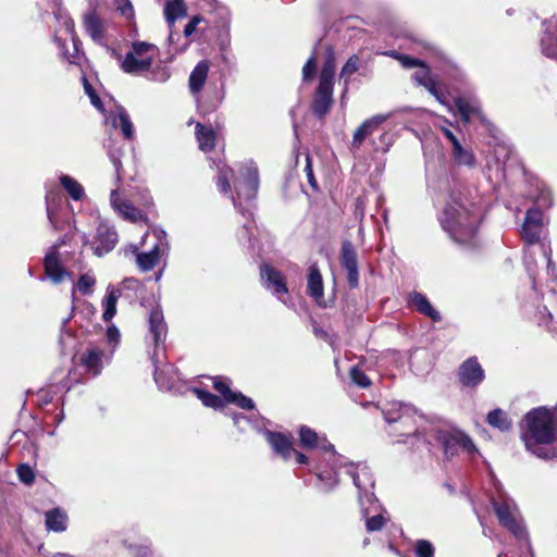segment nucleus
Returning <instances> with one entry per match:
<instances>
[{
  "mask_svg": "<svg viewBox=\"0 0 557 557\" xmlns=\"http://www.w3.org/2000/svg\"><path fill=\"white\" fill-rule=\"evenodd\" d=\"M334 76L335 61L333 51L330 49L319 76V83L334 86Z\"/></svg>",
  "mask_w": 557,
  "mask_h": 557,
  "instance_id": "39",
  "label": "nucleus"
},
{
  "mask_svg": "<svg viewBox=\"0 0 557 557\" xmlns=\"http://www.w3.org/2000/svg\"><path fill=\"white\" fill-rule=\"evenodd\" d=\"M557 405L531 409L523 418L521 440L525 449L540 459L547 460L553 454L547 448L556 440Z\"/></svg>",
  "mask_w": 557,
  "mask_h": 557,
  "instance_id": "2",
  "label": "nucleus"
},
{
  "mask_svg": "<svg viewBox=\"0 0 557 557\" xmlns=\"http://www.w3.org/2000/svg\"><path fill=\"white\" fill-rule=\"evenodd\" d=\"M414 553L418 557H433L434 546L428 540H418L414 546Z\"/></svg>",
  "mask_w": 557,
  "mask_h": 557,
  "instance_id": "50",
  "label": "nucleus"
},
{
  "mask_svg": "<svg viewBox=\"0 0 557 557\" xmlns=\"http://www.w3.org/2000/svg\"><path fill=\"white\" fill-rule=\"evenodd\" d=\"M490 499L499 524L515 537L523 539L527 532L519 508L499 482L495 484V493L491 495Z\"/></svg>",
  "mask_w": 557,
  "mask_h": 557,
  "instance_id": "4",
  "label": "nucleus"
},
{
  "mask_svg": "<svg viewBox=\"0 0 557 557\" xmlns=\"http://www.w3.org/2000/svg\"><path fill=\"white\" fill-rule=\"evenodd\" d=\"M430 431V435L425 432L426 438L429 441L431 436L435 438L441 444L447 458L456 456L459 450L466 451L469 455L479 453L473 441L458 429L432 426ZM423 442L426 443L424 440Z\"/></svg>",
  "mask_w": 557,
  "mask_h": 557,
  "instance_id": "9",
  "label": "nucleus"
},
{
  "mask_svg": "<svg viewBox=\"0 0 557 557\" xmlns=\"http://www.w3.org/2000/svg\"><path fill=\"white\" fill-rule=\"evenodd\" d=\"M299 441L302 448L306 449H318V455L321 457L327 454L322 448L324 442H329L325 437H320L318 433L307 425H301L299 429Z\"/></svg>",
  "mask_w": 557,
  "mask_h": 557,
  "instance_id": "28",
  "label": "nucleus"
},
{
  "mask_svg": "<svg viewBox=\"0 0 557 557\" xmlns=\"http://www.w3.org/2000/svg\"><path fill=\"white\" fill-rule=\"evenodd\" d=\"M121 333L114 324H110L106 331V339L114 349L120 344Z\"/></svg>",
  "mask_w": 557,
  "mask_h": 557,
  "instance_id": "58",
  "label": "nucleus"
},
{
  "mask_svg": "<svg viewBox=\"0 0 557 557\" xmlns=\"http://www.w3.org/2000/svg\"><path fill=\"white\" fill-rule=\"evenodd\" d=\"M528 200L530 207L527 209H549L554 205L550 189L542 184H536L530 189Z\"/></svg>",
  "mask_w": 557,
  "mask_h": 557,
  "instance_id": "25",
  "label": "nucleus"
},
{
  "mask_svg": "<svg viewBox=\"0 0 557 557\" xmlns=\"http://www.w3.org/2000/svg\"><path fill=\"white\" fill-rule=\"evenodd\" d=\"M48 219L52 227L57 231H70L72 228L71 220L69 216L63 218L61 215L62 211H47Z\"/></svg>",
  "mask_w": 557,
  "mask_h": 557,
  "instance_id": "44",
  "label": "nucleus"
},
{
  "mask_svg": "<svg viewBox=\"0 0 557 557\" xmlns=\"http://www.w3.org/2000/svg\"><path fill=\"white\" fill-rule=\"evenodd\" d=\"M201 17L199 15H195L185 26L184 35L189 37L196 30L197 25L200 23Z\"/></svg>",
  "mask_w": 557,
  "mask_h": 557,
  "instance_id": "64",
  "label": "nucleus"
},
{
  "mask_svg": "<svg viewBox=\"0 0 557 557\" xmlns=\"http://www.w3.org/2000/svg\"><path fill=\"white\" fill-rule=\"evenodd\" d=\"M83 25L85 32L90 38L99 45L104 42L106 23L98 15L95 9L88 10L83 16Z\"/></svg>",
  "mask_w": 557,
  "mask_h": 557,
  "instance_id": "20",
  "label": "nucleus"
},
{
  "mask_svg": "<svg viewBox=\"0 0 557 557\" xmlns=\"http://www.w3.org/2000/svg\"><path fill=\"white\" fill-rule=\"evenodd\" d=\"M408 305L414 308L419 313L430 318L433 322H440L442 320L441 313L422 293L416 290L411 292L408 295Z\"/></svg>",
  "mask_w": 557,
  "mask_h": 557,
  "instance_id": "24",
  "label": "nucleus"
},
{
  "mask_svg": "<svg viewBox=\"0 0 557 557\" xmlns=\"http://www.w3.org/2000/svg\"><path fill=\"white\" fill-rule=\"evenodd\" d=\"M234 181L237 199L234 206H243L256 199L259 188L258 169L252 162L243 164L239 176L234 177V171L226 164L218 165L216 185L222 194L231 193V181Z\"/></svg>",
  "mask_w": 557,
  "mask_h": 557,
  "instance_id": "3",
  "label": "nucleus"
},
{
  "mask_svg": "<svg viewBox=\"0 0 557 557\" xmlns=\"http://www.w3.org/2000/svg\"><path fill=\"white\" fill-rule=\"evenodd\" d=\"M121 296L120 289L108 287L107 296L103 300V313L102 319L104 322H110L116 314V302Z\"/></svg>",
  "mask_w": 557,
  "mask_h": 557,
  "instance_id": "36",
  "label": "nucleus"
},
{
  "mask_svg": "<svg viewBox=\"0 0 557 557\" xmlns=\"http://www.w3.org/2000/svg\"><path fill=\"white\" fill-rule=\"evenodd\" d=\"M260 276L263 281L264 287L272 293L280 301L287 305L285 296L288 294V288L282 272L268 263L260 265Z\"/></svg>",
  "mask_w": 557,
  "mask_h": 557,
  "instance_id": "15",
  "label": "nucleus"
},
{
  "mask_svg": "<svg viewBox=\"0 0 557 557\" xmlns=\"http://www.w3.org/2000/svg\"><path fill=\"white\" fill-rule=\"evenodd\" d=\"M196 137L199 148L207 152L215 147L216 134L211 126H205L201 123L196 124Z\"/></svg>",
  "mask_w": 557,
  "mask_h": 557,
  "instance_id": "34",
  "label": "nucleus"
},
{
  "mask_svg": "<svg viewBox=\"0 0 557 557\" xmlns=\"http://www.w3.org/2000/svg\"><path fill=\"white\" fill-rule=\"evenodd\" d=\"M333 103V85L319 83L312 101V111L318 117H323Z\"/></svg>",
  "mask_w": 557,
  "mask_h": 557,
  "instance_id": "22",
  "label": "nucleus"
},
{
  "mask_svg": "<svg viewBox=\"0 0 557 557\" xmlns=\"http://www.w3.org/2000/svg\"><path fill=\"white\" fill-rule=\"evenodd\" d=\"M457 377L463 387L475 388L485 379V372L475 356L467 358L458 368Z\"/></svg>",
  "mask_w": 557,
  "mask_h": 557,
  "instance_id": "16",
  "label": "nucleus"
},
{
  "mask_svg": "<svg viewBox=\"0 0 557 557\" xmlns=\"http://www.w3.org/2000/svg\"><path fill=\"white\" fill-rule=\"evenodd\" d=\"M63 26H64L65 32L71 36L72 41H73V46H74V53L73 54L67 55L65 52H63V55H64V58L70 63H78L79 60H81V51H79V48H78V39H77V37L75 35V32H74V22H73V20L70 18V17H65L64 22H63Z\"/></svg>",
  "mask_w": 557,
  "mask_h": 557,
  "instance_id": "40",
  "label": "nucleus"
},
{
  "mask_svg": "<svg viewBox=\"0 0 557 557\" xmlns=\"http://www.w3.org/2000/svg\"><path fill=\"white\" fill-rule=\"evenodd\" d=\"M72 319V314L65 319L62 320V325H61V334H60V337H59V343L62 347H65L67 344H66V338H70L72 337V334L71 332L66 329V325L67 323L70 322V320Z\"/></svg>",
  "mask_w": 557,
  "mask_h": 557,
  "instance_id": "62",
  "label": "nucleus"
},
{
  "mask_svg": "<svg viewBox=\"0 0 557 557\" xmlns=\"http://www.w3.org/2000/svg\"><path fill=\"white\" fill-rule=\"evenodd\" d=\"M193 392L197 396V398L202 403V405L208 408H213L218 410L224 407L223 399L209 391L195 387Z\"/></svg>",
  "mask_w": 557,
  "mask_h": 557,
  "instance_id": "38",
  "label": "nucleus"
},
{
  "mask_svg": "<svg viewBox=\"0 0 557 557\" xmlns=\"http://www.w3.org/2000/svg\"><path fill=\"white\" fill-rule=\"evenodd\" d=\"M103 350L95 347L88 348L82 354L81 363L88 372H91L94 375H98L103 368Z\"/></svg>",
  "mask_w": 557,
  "mask_h": 557,
  "instance_id": "31",
  "label": "nucleus"
},
{
  "mask_svg": "<svg viewBox=\"0 0 557 557\" xmlns=\"http://www.w3.org/2000/svg\"><path fill=\"white\" fill-rule=\"evenodd\" d=\"M454 102L465 123H469L472 117L482 119L481 107L478 100L458 97Z\"/></svg>",
  "mask_w": 557,
  "mask_h": 557,
  "instance_id": "30",
  "label": "nucleus"
},
{
  "mask_svg": "<svg viewBox=\"0 0 557 557\" xmlns=\"http://www.w3.org/2000/svg\"><path fill=\"white\" fill-rule=\"evenodd\" d=\"M149 236L154 238V243L147 251H140L136 245H128L125 248V253H132L135 257L137 268L141 272L151 271L160 261L162 255L168 253L170 243L168 240L166 232L161 227H152L147 232L143 238L141 244L145 245Z\"/></svg>",
  "mask_w": 557,
  "mask_h": 557,
  "instance_id": "6",
  "label": "nucleus"
},
{
  "mask_svg": "<svg viewBox=\"0 0 557 557\" xmlns=\"http://www.w3.org/2000/svg\"><path fill=\"white\" fill-rule=\"evenodd\" d=\"M523 260H524L525 270L529 274V277L532 281V289H531L529 297L530 298L534 297V300H539V293L535 287V265H534L533 257L529 250H525Z\"/></svg>",
  "mask_w": 557,
  "mask_h": 557,
  "instance_id": "45",
  "label": "nucleus"
},
{
  "mask_svg": "<svg viewBox=\"0 0 557 557\" xmlns=\"http://www.w3.org/2000/svg\"><path fill=\"white\" fill-rule=\"evenodd\" d=\"M231 417L234 425L238 429V431L245 432L246 426L250 423V419L247 416L237 412L232 413Z\"/></svg>",
  "mask_w": 557,
  "mask_h": 557,
  "instance_id": "60",
  "label": "nucleus"
},
{
  "mask_svg": "<svg viewBox=\"0 0 557 557\" xmlns=\"http://www.w3.org/2000/svg\"><path fill=\"white\" fill-rule=\"evenodd\" d=\"M384 419L389 424H397L393 432L399 436L413 435L429 442L425 435V429L417 424V410L413 406L403 403H392L388 408L383 410Z\"/></svg>",
  "mask_w": 557,
  "mask_h": 557,
  "instance_id": "7",
  "label": "nucleus"
},
{
  "mask_svg": "<svg viewBox=\"0 0 557 557\" xmlns=\"http://www.w3.org/2000/svg\"><path fill=\"white\" fill-rule=\"evenodd\" d=\"M164 15L169 25L173 26L177 18L186 15L185 4L168 1L164 7Z\"/></svg>",
  "mask_w": 557,
  "mask_h": 557,
  "instance_id": "41",
  "label": "nucleus"
},
{
  "mask_svg": "<svg viewBox=\"0 0 557 557\" xmlns=\"http://www.w3.org/2000/svg\"><path fill=\"white\" fill-rule=\"evenodd\" d=\"M542 52L547 58L557 59V37L556 45H554V40L550 36L544 37L541 40Z\"/></svg>",
  "mask_w": 557,
  "mask_h": 557,
  "instance_id": "53",
  "label": "nucleus"
},
{
  "mask_svg": "<svg viewBox=\"0 0 557 557\" xmlns=\"http://www.w3.org/2000/svg\"><path fill=\"white\" fill-rule=\"evenodd\" d=\"M486 421L491 426L498 429L502 432H507L512 428L511 419L508 417L506 411L499 408L490 411L487 413Z\"/></svg>",
  "mask_w": 557,
  "mask_h": 557,
  "instance_id": "35",
  "label": "nucleus"
},
{
  "mask_svg": "<svg viewBox=\"0 0 557 557\" xmlns=\"http://www.w3.org/2000/svg\"><path fill=\"white\" fill-rule=\"evenodd\" d=\"M82 79H83V83H84L85 92L89 96L90 102L92 103V106L95 108H97L98 110L103 111V106H102L101 99L97 96V94L95 92L94 88L91 87V85L86 79V77H83Z\"/></svg>",
  "mask_w": 557,
  "mask_h": 557,
  "instance_id": "57",
  "label": "nucleus"
},
{
  "mask_svg": "<svg viewBox=\"0 0 557 557\" xmlns=\"http://www.w3.org/2000/svg\"><path fill=\"white\" fill-rule=\"evenodd\" d=\"M114 5L116 11L125 18L131 20L134 17V8L131 0H114Z\"/></svg>",
  "mask_w": 557,
  "mask_h": 557,
  "instance_id": "54",
  "label": "nucleus"
},
{
  "mask_svg": "<svg viewBox=\"0 0 557 557\" xmlns=\"http://www.w3.org/2000/svg\"><path fill=\"white\" fill-rule=\"evenodd\" d=\"M208 73H209L208 62L205 60L198 62L197 65L191 71V73L189 75V79H188V86H189V90L191 94L196 95L202 89V87L206 83V79L208 77Z\"/></svg>",
  "mask_w": 557,
  "mask_h": 557,
  "instance_id": "32",
  "label": "nucleus"
},
{
  "mask_svg": "<svg viewBox=\"0 0 557 557\" xmlns=\"http://www.w3.org/2000/svg\"><path fill=\"white\" fill-rule=\"evenodd\" d=\"M307 294L312 297L317 304L321 307H325L322 304L324 296L323 280L320 270L317 264H312L308 270V282H307Z\"/></svg>",
  "mask_w": 557,
  "mask_h": 557,
  "instance_id": "26",
  "label": "nucleus"
},
{
  "mask_svg": "<svg viewBox=\"0 0 557 557\" xmlns=\"http://www.w3.org/2000/svg\"><path fill=\"white\" fill-rule=\"evenodd\" d=\"M358 502L361 516L366 521V530L369 533L382 530L387 518L384 515L386 511L381 508L376 496L374 495V499L371 500L364 497L363 502H361V492H359Z\"/></svg>",
  "mask_w": 557,
  "mask_h": 557,
  "instance_id": "13",
  "label": "nucleus"
},
{
  "mask_svg": "<svg viewBox=\"0 0 557 557\" xmlns=\"http://www.w3.org/2000/svg\"><path fill=\"white\" fill-rule=\"evenodd\" d=\"M420 69L412 74V79L419 85L423 86L431 95H433L440 103H445V96L438 91L436 82L430 75L429 69L422 62Z\"/></svg>",
  "mask_w": 557,
  "mask_h": 557,
  "instance_id": "27",
  "label": "nucleus"
},
{
  "mask_svg": "<svg viewBox=\"0 0 557 557\" xmlns=\"http://www.w3.org/2000/svg\"><path fill=\"white\" fill-rule=\"evenodd\" d=\"M158 54V48L143 41L134 42L122 62V70L132 75H144Z\"/></svg>",
  "mask_w": 557,
  "mask_h": 557,
  "instance_id": "10",
  "label": "nucleus"
},
{
  "mask_svg": "<svg viewBox=\"0 0 557 557\" xmlns=\"http://www.w3.org/2000/svg\"><path fill=\"white\" fill-rule=\"evenodd\" d=\"M228 404H235L240 409L244 410H252L255 409L256 405L255 401L250 398L242 394L240 392H234L233 395L227 398Z\"/></svg>",
  "mask_w": 557,
  "mask_h": 557,
  "instance_id": "47",
  "label": "nucleus"
},
{
  "mask_svg": "<svg viewBox=\"0 0 557 557\" xmlns=\"http://www.w3.org/2000/svg\"><path fill=\"white\" fill-rule=\"evenodd\" d=\"M213 387L214 389L221 394L223 399L227 403V398H230L234 391L230 387V382L225 377L216 376L213 380Z\"/></svg>",
  "mask_w": 557,
  "mask_h": 557,
  "instance_id": "49",
  "label": "nucleus"
},
{
  "mask_svg": "<svg viewBox=\"0 0 557 557\" xmlns=\"http://www.w3.org/2000/svg\"><path fill=\"white\" fill-rule=\"evenodd\" d=\"M65 245V238H61L54 245L49 247L44 258L45 277L44 281L49 278L53 284L62 283L66 277L73 281V275L65 270L67 262V251H62V246Z\"/></svg>",
  "mask_w": 557,
  "mask_h": 557,
  "instance_id": "11",
  "label": "nucleus"
},
{
  "mask_svg": "<svg viewBox=\"0 0 557 557\" xmlns=\"http://www.w3.org/2000/svg\"><path fill=\"white\" fill-rule=\"evenodd\" d=\"M350 379L354 384L362 388L369 387L371 385V381L367 374L357 367H352L350 369Z\"/></svg>",
  "mask_w": 557,
  "mask_h": 557,
  "instance_id": "51",
  "label": "nucleus"
},
{
  "mask_svg": "<svg viewBox=\"0 0 557 557\" xmlns=\"http://www.w3.org/2000/svg\"><path fill=\"white\" fill-rule=\"evenodd\" d=\"M267 442L272 447V449L281 456L284 460H287L292 457L293 446L290 442V437L284 433L275 432L267 430L264 432Z\"/></svg>",
  "mask_w": 557,
  "mask_h": 557,
  "instance_id": "23",
  "label": "nucleus"
},
{
  "mask_svg": "<svg viewBox=\"0 0 557 557\" xmlns=\"http://www.w3.org/2000/svg\"><path fill=\"white\" fill-rule=\"evenodd\" d=\"M67 513L60 507L52 508L45 512V524L48 531L55 533L64 532L67 528Z\"/></svg>",
  "mask_w": 557,
  "mask_h": 557,
  "instance_id": "29",
  "label": "nucleus"
},
{
  "mask_svg": "<svg viewBox=\"0 0 557 557\" xmlns=\"http://www.w3.org/2000/svg\"><path fill=\"white\" fill-rule=\"evenodd\" d=\"M16 472L18 480L26 485H30L35 481L34 470L26 463L18 466Z\"/></svg>",
  "mask_w": 557,
  "mask_h": 557,
  "instance_id": "52",
  "label": "nucleus"
},
{
  "mask_svg": "<svg viewBox=\"0 0 557 557\" xmlns=\"http://www.w3.org/2000/svg\"><path fill=\"white\" fill-rule=\"evenodd\" d=\"M547 222L544 211H525L521 225V237L525 245L531 246L540 242Z\"/></svg>",
  "mask_w": 557,
  "mask_h": 557,
  "instance_id": "14",
  "label": "nucleus"
},
{
  "mask_svg": "<svg viewBox=\"0 0 557 557\" xmlns=\"http://www.w3.org/2000/svg\"><path fill=\"white\" fill-rule=\"evenodd\" d=\"M143 76H145L147 79L151 82L164 83L170 78L171 72L166 66H163L161 64H157L156 66H153L152 64L151 67L148 71H146Z\"/></svg>",
  "mask_w": 557,
  "mask_h": 557,
  "instance_id": "43",
  "label": "nucleus"
},
{
  "mask_svg": "<svg viewBox=\"0 0 557 557\" xmlns=\"http://www.w3.org/2000/svg\"><path fill=\"white\" fill-rule=\"evenodd\" d=\"M451 156L458 165L473 168L475 165V157L470 149H466L461 144L451 148Z\"/></svg>",
  "mask_w": 557,
  "mask_h": 557,
  "instance_id": "37",
  "label": "nucleus"
},
{
  "mask_svg": "<svg viewBox=\"0 0 557 557\" xmlns=\"http://www.w3.org/2000/svg\"><path fill=\"white\" fill-rule=\"evenodd\" d=\"M168 334V325L164 321L163 310L160 305L153 306L148 314V335L151 338L154 350L151 355V360L153 364L157 362L158 348L165 341ZM153 379L159 386L160 389H171L172 381L163 370H159L157 366H154Z\"/></svg>",
  "mask_w": 557,
  "mask_h": 557,
  "instance_id": "8",
  "label": "nucleus"
},
{
  "mask_svg": "<svg viewBox=\"0 0 557 557\" xmlns=\"http://www.w3.org/2000/svg\"><path fill=\"white\" fill-rule=\"evenodd\" d=\"M305 173H306L308 183L311 186V188L313 190H318V183H317V181L314 178L313 170H312V165H311V160H310L309 157H307V159H306Z\"/></svg>",
  "mask_w": 557,
  "mask_h": 557,
  "instance_id": "61",
  "label": "nucleus"
},
{
  "mask_svg": "<svg viewBox=\"0 0 557 557\" xmlns=\"http://www.w3.org/2000/svg\"><path fill=\"white\" fill-rule=\"evenodd\" d=\"M358 61L359 59L357 55H351L342 67L339 77L341 79H344L345 86H347L350 76L357 72Z\"/></svg>",
  "mask_w": 557,
  "mask_h": 557,
  "instance_id": "48",
  "label": "nucleus"
},
{
  "mask_svg": "<svg viewBox=\"0 0 557 557\" xmlns=\"http://www.w3.org/2000/svg\"><path fill=\"white\" fill-rule=\"evenodd\" d=\"M542 252H543V256L544 258L546 259V262H547V274L549 276H552L553 280H556L557 278V275H556V265L554 264L553 260H552V250L550 249H547L545 246L542 245Z\"/></svg>",
  "mask_w": 557,
  "mask_h": 557,
  "instance_id": "59",
  "label": "nucleus"
},
{
  "mask_svg": "<svg viewBox=\"0 0 557 557\" xmlns=\"http://www.w3.org/2000/svg\"><path fill=\"white\" fill-rule=\"evenodd\" d=\"M542 298L543 296L540 294L539 300H534V297H531L523 305V309L525 314L535 320L540 326H545L550 330L554 324H557V293L553 289L547 298L548 302H555L556 307H554V311L549 310L547 305L541 304Z\"/></svg>",
  "mask_w": 557,
  "mask_h": 557,
  "instance_id": "12",
  "label": "nucleus"
},
{
  "mask_svg": "<svg viewBox=\"0 0 557 557\" xmlns=\"http://www.w3.org/2000/svg\"><path fill=\"white\" fill-rule=\"evenodd\" d=\"M111 143H112V139H109V143L106 144V146L108 148V156H109L111 162L113 163L114 170L119 176L120 172L122 170V157L124 154V151H123L122 146L113 148L111 146Z\"/></svg>",
  "mask_w": 557,
  "mask_h": 557,
  "instance_id": "46",
  "label": "nucleus"
},
{
  "mask_svg": "<svg viewBox=\"0 0 557 557\" xmlns=\"http://www.w3.org/2000/svg\"><path fill=\"white\" fill-rule=\"evenodd\" d=\"M107 123L111 124L113 128H121L125 139H132L134 136V126L126 110L116 106L114 110L106 115Z\"/></svg>",
  "mask_w": 557,
  "mask_h": 557,
  "instance_id": "21",
  "label": "nucleus"
},
{
  "mask_svg": "<svg viewBox=\"0 0 557 557\" xmlns=\"http://www.w3.org/2000/svg\"><path fill=\"white\" fill-rule=\"evenodd\" d=\"M438 221L454 242L467 244L478 230L480 216L476 211H442Z\"/></svg>",
  "mask_w": 557,
  "mask_h": 557,
  "instance_id": "5",
  "label": "nucleus"
},
{
  "mask_svg": "<svg viewBox=\"0 0 557 557\" xmlns=\"http://www.w3.org/2000/svg\"><path fill=\"white\" fill-rule=\"evenodd\" d=\"M317 73L315 58L311 55L302 67V81L310 82L314 78Z\"/></svg>",
  "mask_w": 557,
  "mask_h": 557,
  "instance_id": "56",
  "label": "nucleus"
},
{
  "mask_svg": "<svg viewBox=\"0 0 557 557\" xmlns=\"http://www.w3.org/2000/svg\"><path fill=\"white\" fill-rule=\"evenodd\" d=\"M322 448L327 454L321 457L311 469L320 481V490L324 493L333 491L339 483L342 474L349 476L358 493L361 492V502L364 497L374 499V479L370 468L364 462H350L346 457L336 453L334 445L324 442Z\"/></svg>",
  "mask_w": 557,
  "mask_h": 557,
  "instance_id": "1",
  "label": "nucleus"
},
{
  "mask_svg": "<svg viewBox=\"0 0 557 557\" xmlns=\"http://www.w3.org/2000/svg\"><path fill=\"white\" fill-rule=\"evenodd\" d=\"M119 240V235L113 226L107 222H100L97 227L95 242L92 243L94 253L102 257L112 251Z\"/></svg>",
  "mask_w": 557,
  "mask_h": 557,
  "instance_id": "17",
  "label": "nucleus"
},
{
  "mask_svg": "<svg viewBox=\"0 0 557 557\" xmlns=\"http://www.w3.org/2000/svg\"><path fill=\"white\" fill-rule=\"evenodd\" d=\"M96 284L95 276L90 273H84L79 276L78 281L76 282V285L73 287L72 290V298H75V289H77L83 295H91L92 294V287Z\"/></svg>",
  "mask_w": 557,
  "mask_h": 557,
  "instance_id": "42",
  "label": "nucleus"
},
{
  "mask_svg": "<svg viewBox=\"0 0 557 557\" xmlns=\"http://www.w3.org/2000/svg\"><path fill=\"white\" fill-rule=\"evenodd\" d=\"M292 456H295V459H296V462L299 463V465H309L311 468L310 470L313 468V466L317 465V462H319L321 460V455H313V456H307L300 451H297L295 449H293V454Z\"/></svg>",
  "mask_w": 557,
  "mask_h": 557,
  "instance_id": "55",
  "label": "nucleus"
},
{
  "mask_svg": "<svg viewBox=\"0 0 557 557\" xmlns=\"http://www.w3.org/2000/svg\"><path fill=\"white\" fill-rule=\"evenodd\" d=\"M341 263L347 271V282L350 288H357L359 285V269L357 252L351 242L342 243Z\"/></svg>",
  "mask_w": 557,
  "mask_h": 557,
  "instance_id": "18",
  "label": "nucleus"
},
{
  "mask_svg": "<svg viewBox=\"0 0 557 557\" xmlns=\"http://www.w3.org/2000/svg\"><path fill=\"white\" fill-rule=\"evenodd\" d=\"M393 115L394 112H389L386 114H376L366 120L354 133L351 149H359L362 146L364 139L373 134L382 123L386 122Z\"/></svg>",
  "mask_w": 557,
  "mask_h": 557,
  "instance_id": "19",
  "label": "nucleus"
},
{
  "mask_svg": "<svg viewBox=\"0 0 557 557\" xmlns=\"http://www.w3.org/2000/svg\"><path fill=\"white\" fill-rule=\"evenodd\" d=\"M399 63L405 69H413V67H418V66L422 65V62L419 59L412 58V57H409L406 54L401 55V58L399 59Z\"/></svg>",
  "mask_w": 557,
  "mask_h": 557,
  "instance_id": "63",
  "label": "nucleus"
},
{
  "mask_svg": "<svg viewBox=\"0 0 557 557\" xmlns=\"http://www.w3.org/2000/svg\"><path fill=\"white\" fill-rule=\"evenodd\" d=\"M61 187L65 190L69 197L74 201H83L86 198V193L83 185L74 177L67 174L59 176Z\"/></svg>",
  "mask_w": 557,
  "mask_h": 557,
  "instance_id": "33",
  "label": "nucleus"
}]
</instances>
